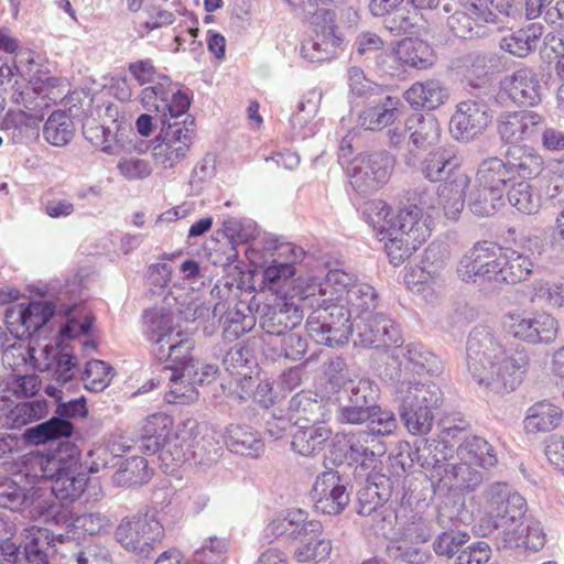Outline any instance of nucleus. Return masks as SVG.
<instances>
[{"label":"nucleus","mask_w":564,"mask_h":564,"mask_svg":"<svg viewBox=\"0 0 564 564\" xmlns=\"http://www.w3.org/2000/svg\"><path fill=\"white\" fill-rule=\"evenodd\" d=\"M480 500V517L475 525L479 536H494L498 549L525 547L536 552L545 545L546 535L540 523L521 529L527 502L509 484L488 485Z\"/></svg>","instance_id":"nucleus-1"},{"label":"nucleus","mask_w":564,"mask_h":564,"mask_svg":"<svg viewBox=\"0 0 564 564\" xmlns=\"http://www.w3.org/2000/svg\"><path fill=\"white\" fill-rule=\"evenodd\" d=\"M466 361L473 380L480 388L506 394L522 383L531 358L527 348L507 349L490 328L476 326L467 338Z\"/></svg>","instance_id":"nucleus-2"},{"label":"nucleus","mask_w":564,"mask_h":564,"mask_svg":"<svg viewBox=\"0 0 564 564\" xmlns=\"http://www.w3.org/2000/svg\"><path fill=\"white\" fill-rule=\"evenodd\" d=\"M391 379L397 383L394 398L404 426L414 435L430 433L434 422V411L443 402L441 388L432 381L411 380L402 369H398Z\"/></svg>","instance_id":"nucleus-3"},{"label":"nucleus","mask_w":564,"mask_h":564,"mask_svg":"<svg viewBox=\"0 0 564 564\" xmlns=\"http://www.w3.org/2000/svg\"><path fill=\"white\" fill-rule=\"evenodd\" d=\"M378 216L382 218L381 235L390 263L400 265L427 239L430 228L419 209L401 208L392 213L383 205Z\"/></svg>","instance_id":"nucleus-4"},{"label":"nucleus","mask_w":564,"mask_h":564,"mask_svg":"<svg viewBox=\"0 0 564 564\" xmlns=\"http://www.w3.org/2000/svg\"><path fill=\"white\" fill-rule=\"evenodd\" d=\"M113 535L124 551L148 558L162 543L165 530L153 514L138 512L123 517Z\"/></svg>","instance_id":"nucleus-5"},{"label":"nucleus","mask_w":564,"mask_h":564,"mask_svg":"<svg viewBox=\"0 0 564 564\" xmlns=\"http://www.w3.org/2000/svg\"><path fill=\"white\" fill-rule=\"evenodd\" d=\"M160 118L159 143L153 147L152 155L156 167L169 170L186 158L195 137V120L186 117L183 122H170L166 115Z\"/></svg>","instance_id":"nucleus-6"},{"label":"nucleus","mask_w":564,"mask_h":564,"mask_svg":"<svg viewBox=\"0 0 564 564\" xmlns=\"http://www.w3.org/2000/svg\"><path fill=\"white\" fill-rule=\"evenodd\" d=\"M315 308L306 319V332L308 336L319 345L329 347L340 346L347 343L352 326L349 322V312L341 304H322L315 300Z\"/></svg>","instance_id":"nucleus-7"},{"label":"nucleus","mask_w":564,"mask_h":564,"mask_svg":"<svg viewBox=\"0 0 564 564\" xmlns=\"http://www.w3.org/2000/svg\"><path fill=\"white\" fill-rule=\"evenodd\" d=\"M88 413L86 399L66 395L57 405L54 415L23 433V438L31 445H42L61 438H68L74 432L72 419L85 417Z\"/></svg>","instance_id":"nucleus-8"},{"label":"nucleus","mask_w":564,"mask_h":564,"mask_svg":"<svg viewBox=\"0 0 564 564\" xmlns=\"http://www.w3.org/2000/svg\"><path fill=\"white\" fill-rule=\"evenodd\" d=\"M142 448L149 454H159V459L169 467L185 459V442L173 431L171 416L156 413L147 419L143 429Z\"/></svg>","instance_id":"nucleus-9"},{"label":"nucleus","mask_w":564,"mask_h":564,"mask_svg":"<svg viewBox=\"0 0 564 564\" xmlns=\"http://www.w3.org/2000/svg\"><path fill=\"white\" fill-rule=\"evenodd\" d=\"M33 359L39 371L48 372L55 380L56 384L45 387V393L54 398L57 405L67 395L63 389L75 376L76 358L72 347L63 343L45 345L40 357Z\"/></svg>","instance_id":"nucleus-10"},{"label":"nucleus","mask_w":564,"mask_h":564,"mask_svg":"<svg viewBox=\"0 0 564 564\" xmlns=\"http://www.w3.org/2000/svg\"><path fill=\"white\" fill-rule=\"evenodd\" d=\"M394 167V158L387 151L361 153L347 167L351 186L361 194H369L384 185Z\"/></svg>","instance_id":"nucleus-11"},{"label":"nucleus","mask_w":564,"mask_h":564,"mask_svg":"<svg viewBox=\"0 0 564 564\" xmlns=\"http://www.w3.org/2000/svg\"><path fill=\"white\" fill-rule=\"evenodd\" d=\"M501 248L491 241H478L460 258L457 274L465 282L488 281L497 283L502 261Z\"/></svg>","instance_id":"nucleus-12"},{"label":"nucleus","mask_w":564,"mask_h":564,"mask_svg":"<svg viewBox=\"0 0 564 564\" xmlns=\"http://www.w3.org/2000/svg\"><path fill=\"white\" fill-rule=\"evenodd\" d=\"M343 394L346 399L336 411L337 422L349 425H361L368 422L379 398L378 386L369 379L361 378L348 383Z\"/></svg>","instance_id":"nucleus-13"},{"label":"nucleus","mask_w":564,"mask_h":564,"mask_svg":"<svg viewBox=\"0 0 564 564\" xmlns=\"http://www.w3.org/2000/svg\"><path fill=\"white\" fill-rule=\"evenodd\" d=\"M505 326L510 336L532 345L551 344L558 332L556 318L545 312L509 314Z\"/></svg>","instance_id":"nucleus-14"},{"label":"nucleus","mask_w":564,"mask_h":564,"mask_svg":"<svg viewBox=\"0 0 564 564\" xmlns=\"http://www.w3.org/2000/svg\"><path fill=\"white\" fill-rule=\"evenodd\" d=\"M454 452V446L442 440H425L415 449L406 445V451L400 452L398 460L404 471L412 468L416 462L429 473L434 486L443 471H446L445 468L449 464L447 462L453 457Z\"/></svg>","instance_id":"nucleus-15"},{"label":"nucleus","mask_w":564,"mask_h":564,"mask_svg":"<svg viewBox=\"0 0 564 564\" xmlns=\"http://www.w3.org/2000/svg\"><path fill=\"white\" fill-rule=\"evenodd\" d=\"M314 34L304 40L301 46L303 58L308 62H323L334 57L341 37L336 33L335 12L322 8L313 18Z\"/></svg>","instance_id":"nucleus-16"},{"label":"nucleus","mask_w":564,"mask_h":564,"mask_svg":"<svg viewBox=\"0 0 564 564\" xmlns=\"http://www.w3.org/2000/svg\"><path fill=\"white\" fill-rule=\"evenodd\" d=\"M355 346L388 348L401 345L400 329L393 321L381 313H372L365 318L351 322Z\"/></svg>","instance_id":"nucleus-17"},{"label":"nucleus","mask_w":564,"mask_h":564,"mask_svg":"<svg viewBox=\"0 0 564 564\" xmlns=\"http://www.w3.org/2000/svg\"><path fill=\"white\" fill-rule=\"evenodd\" d=\"M271 260L263 269V286L280 294L283 285L295 274L294 263L302 260L304 250L290 242H269L265 247Z\"/></svg>","instance_id":"nucleus-18"},{"label":"nucleus","mask_w":564,"mask_h":564,"mask_svg":"<svg viewBox=\"0 0 564 564\" xmlns=\"http://www.w3.org/2000/svg\"><path fill=\"white\" fill-rule=\"evenodd\" d=\"M492 116L486 102L468 99L456 105L449 121V131L458 141H471L489 126Z\"/></svg>","instance_id":"nucleus-19"},{"label":"nucleus","mask_w":564,"mask_h":564,"mask_svg":"<svg viewBox=\"0 0 564 564\" xmlns=\"http://www.w3.org/2000/svg\"><path fill=\"white\" fill-rule=\"evenodd\" d=\"M348 481L337 470L321 474L313 487L315 508L324 514L335 516L344 511L350 501Z\"/></svg>","instance_id":"nucleus-20"},{"label":"nucleus","mask_w":564,"mask_h":564,"mask_svg":"<svg viewBox=\"0 0 564 564\" xmlns=\"http://www.w3.org/2000/svg\"><path fill=\"white\" fill-rule=\"evenodd\" d=\"M55 310L47 301L19 303L7 310L6 323L20 336H32L51 319Z\"/></svg>","instance_id":"nucleus-21"},{"label":"nucleus","mask_w":564,"mask_h":564,"mask_svg":"<svg viewBox=\"0 0 564 564\" xmlns=\"http://www.w3.org/2000/svg\"><path fill=\"white\" fill-rule=\"evenodd\" d=\"M357 484V512L370 516L387 502L392 494V482L386 475L369 471L355 474Z\"/></svg>","instance_id":"nucleus-22"},{"label":"nucleus","mask_w":564,"mask_h":564,"mask_svg":"<svg viewBox=\"0 0 564 564\" xmlns=\"http://www.w3.org/2000/svg\"><path fill=\"white\" fill-rule=\"evenodd\" d=\"M543 121L535 111H505L497 119V131L503 143L513 147L536 135Z\"/></svg>","instance_id":"nucleus-23"},{"label":"nucleus","mask_w":564,"mask_h":564,"mask_svg":"<svg viewBox=\"0 0 564 564\" xmlns=\"http://www.w3.org/2000/svg\"><path fill=\"white\" fill-rule=\"evenodd\" d=\"M357 283L356 278L340 269H333L327 272L321 282H312L306 290L302 300L308 301L313 306L315 300H319L322 304H344L348 290Z\"/></svg>","instance_id":"nucleus-24"},{"label":"nucleus","mask_w":564,"mask_h":564,"mask_svg":"<svg viewBox=\"0 0 564 564\" xmlns=\"http://www.w3.org/2000/svg\"><path fill=\"white\" fill-rule=\"evenodd\" d=\"M302 319L303 313L296 304L279 297L273 305L263 307L260 327L267 335L284 336L300 325Z\"/></svg>","instance_id":"nucleus-25"},{"label":"nucleus","mask_w":564,"mask_h":564,"mask_svg":"<svg viewBox=\"0 0 564 564\" xmlns=\"http://www.w3.org/2000/svg\"><path fill=\"white\" fill-rule=\"evenodd\" d=\"M348 451L346 456L348 459L357 464L355 474L375 471L378 457L387 452L386 445L373 437V434L366 430L351 433L347 436Z\"/></svg>","instance_id":"nucleus-26"},{"label":"nucleus","mask_w":564,"mask_h":564,"mask_svg":"<svg viewBox=\"0 0 564 564\" xmlns=\"http://www.w3.org/2000/svg\"><path fill=\"white\" fill-rule=\"evenodd\" d=\"M502 87L518 106L534 107L542 99L540 75L528 67L519 68L506 77Z\"/></svg>","instance_id":"nucleus-27"},{"label":"nucleus","mask_w":564,"mask_h":564,"mask_svg":"<svg viewBox=\"0 0 564 564\" xmlns=\"http://www.w3.org/2000/svg\"><path fill=\"white\" fill-rule=\"evenodd\" d=\"M322 523L310 520L305 511L301 509L289 510L285 516L273 519L265 528V538L275 540L280 538L300 539L303 533H318Z\"/></svg>","instance_id":"nucleus-28"},{"label":"nucleus","mask_w":564,"mask_h":564,"mask_svg":"<svg viewBox=\"0 0 564 564\" xmlns=\"http://www.w3.org/2000/svg\"><path fill=\"white\" fill-rule=\"evenodd\" d=\"M0 86L7 90L11 89V99L18 105H23L28 110L35 111L37 108L47 107L50 104L46 96L33 98L35 88L30 87L23 76L19 73L15 64L0 65Z\"/></svg>","instance_id":"nucleus-29"},{"label":"nucleus","mask_w":564,"mask_h":564,"mask_svg":"<svg viewBox=\"0 0 564 564\" xmlns=\"http://www.w3.org/2000/svg\"><path fill=\"white\" fill-rule=\"evenodd\" d=\"M289 411L294 425L325 424L330 416L328 403L312 391H301L292 397Z\"/></svg>","instance_id":"nucleus-30"},{"label":"nucleus","mask_w":564,"mask_h":564,"mask_svg":"<svg viewBox=\"0 0 564 564\" xmlns=\"http://www.w3.org/2000/svg\"><path fill=\"white\" fill-rule=\"evenodd\" d=\"M399 99L386 94L373 98L358 115L357 126L378 131L394 122L399 115Z\"/></svg>","instance_id":"nucleus-31"},{"label":"nucleus","mask_w":564,"mask_h":564,"mask_svg":"<svg viewBox=\"0 0 564 564\" xmlns=\"http://www.w3.org/2000/svg\"><path fill=\"white\" fill-rule=\"evenodd\" d=\"M470 177L464 172L452 173L437 189V206L443 208L447 218L455 219L465 206L466 189Z\"/></svg>","instance_id":"nucleus-32"},{"label":"nucleus","mask_w":564,"mask_h":564,"mask_svg":"<svg viewBox=\"0 0 564 564\" xmlns=\"http://www.w3.org/2000/svg\"><path fill=\"white\" fill-rule=\"evenodd\" d=\"M39 464L42 476L56 475L59 470L74 473L76 469H83L80 449L69 441V437L61 441L54 449L42 456Z\"/></svg>","instance_id":"nucleus-33"},{"label":"nucleus","mask_w":564,"mask_h":564,"mask_svg":"<svg viewBox=\"0 0 564 564\" xmlns=\"http://www.w3.org/2000/svg\"><path fill=\"white\" fill-rule=\"evenodd\" d=\"M474 464L460 460L448 464L434 484L435 490H475L482 482V473L473 467Z\"/></svg>","instance_id":"nucleus-34"},{"label":"nucleus","mask_w":564,"mask_h":564,"mask_svg":"<svg viewBox=\"0 0 564 564\" xmlns=\"http://www.w3.org/2000/svg\"><path fill=\"white\" fill-rule=\"evenodd\" d=\"M292 433L293 452L305 457H315L325 447L332 436V430L325 424L295 425Z\"/></svg>","instance_id":"nucleus-35"},{"label":"nucleus","mask_w":564,"mask_h":564,"mask_svg":"<svg viewBox=\"0 0 564 564\" xmlns=\"http://www.w3.org/2000/svg\"><path fill=\"white\" fill-rule=\"evenodd\" d=\"M225 444L231 453L247 457L256 458L264 452V442L260 433L248 425H228Z\"/></svg>","instance_id":"nucleus-36"},{"label":"nucleus","mask_w":564,"mask_h":564,"mask_svg":"<svg viewBox=\"0 0 564 564\" xmlns=\"http://www.w3.org/2000/svg\"><path fill=\"white\" fill-rule=\"evenodd\" d=\"M194 345L195 343L192 336L182 330H177L173 339L169 340V344H165L164 347H160L159 349H154L153 354L159 360L167 364L164 367L166 370L184 371V368L194 360L192 357Z\"/></svg>","instance_id":"nucleus-37"},{"label":"nucleus","mask_w":564,"mask_h":564,"mask_svg":"<svg viewBox=\"0 0 564 564\" xmlns=\"http://www.w3.org/2000/svg\"><path fill=\"white\" fill-rule=\"evenodd\" d=\"M449 98V91L437 79L414 83L404 93V99L414 109L434 110Z\"/></svg>","instance_id":"nucleus-38"},{"label":"nucleus","mask_w":564,"mask_h":564,"mask_svg":"<svg viewBox=\"0 0 564 564\" xmlns=\"http://www.w3.org/2000/svg\"><path fill=\"white\" fill-rule=\"evenodd\" d=\"M476 182L480 187L488 188L491 193L502 194L513 182L507 160L490 156L481 161L477 169Z\"/></svg>","instance_id":"nucleus-39"},{"label":"nucleus","mask_w":564,"mask_h":564,"mask_svg":"<svg viewBox=\"0 0 564 564\" xmlns=\"http://www.w3.org/2000/svg\"><path fill=\"white\" fill-rule=\"evenodd\" d=\"M513 181L517 177L529 180L538 177L544 169L543 158L532 148L513 145L505 155Z\"/></svg>","instance_id":"nucleus-40"},{"label":"nucleus","mask_w":564,"mask_h":564,"mask_svg":"<svg viewBox=\"0 0 564 564\" xmlns=\"http://www.w3.org/2000/svg\"><path fill=\"white\" fill-rule=\"evenodd\" d=\"M55 540L63 542V534L54 535L46 528L32 525L25 529L23 557L26 564H48V554L53 552Z\"/></svg>","instance_id":"nucleus-41"},{"label":"nucleus","mask_w":564,"mask_h":564,"mask_svg":"<svg viewBox=\"0 0 564 564\" xmlns=\"http://www.w3.org/2000/svg\"><path fill=\"white\" fill-rule=\"evenodd\" d=\"M562 421V410L546 401L536 402L525 413L523 427L527 433H546L556 429Z\"/></svg>","instance_id":"nucleus-42"},{"label":"nucleus","mask_w":564,"mask_h":564,"mask_svg":"<svg viewBox=\"0 0 564 564\" xmlns=\"http://www.w3.org/2000/svg\"><path fill=\"white\" fill-rule=\"evenodd\" d=\"M502 261H499L497 283L513 284L531 274L534 262L531 256L516 249H501Z\"/></svg>","instance_id":"nucleus-43"},{"label":"nucleus","mask_w":564,"mask_h":564,"mask_svg":"<svg viewBox=\"0 0 564 564\" xmlns=\"http://www.w3.org/2000/svg\"><path fill=\"white\" fill-rule=\"evenodd\" d=\"M377 304L378 295L373 286L359 281L348 290L347 297L344 301V305L349 312V322H355L372 314Z\"/></svg>","instance_id":"nucleus-44"},{"label":"nucleus","mask_w":564,"mask_h":564,"mask_svg":"<svg viewBox=\"0 0 564 564\" xmlns=\"http://www.w3.org/2000/svg\"><path fill=\"white\" fill-rule=\"evenodd\" d=\"M145 336L154 349L164 347L176 335L171 313L163 310H150L144 313Z\"/></svg>","instance_id":"nucleus-45"},{"label":"nucleus","mask_w":564,"mask_h":564,"mask_svg":"<svg viewBox=\"0 0 564 564\" xmlns=\"http://www.w3.org/2000/svg\"><path fill=\"white\" fill-rule=\"evenodd\" d=\"M544 26L541 23H530L500 41V47L518 57H525L532 52L543 35Z\"/></svg>","instance_id":"nucleus-46"},{"label":"nucleus","mask_w":564,"mask_h":564,"mask_svg":"<svg viewBox=\"0 0 564 564\" xmlns=\"http://www.w3.org/2000/svg\"><path fill=\"white\" fill-rule=\"evenodd\" d=\"M458 163L451 150L438 148L429 152L421 163V173L431 182H438L447 178L452 173L459 172L456 170Z\"/></svg>","instance_id":"nucleus-47"},{"label":"nucleus","mask_w":564,"mask_h":564,"mask_svg":"<svg viewBox=\"0 0 564 564\" xmlns=\"http://www.w3.org/2000/svg\"><path fill=\"white\" fill-rule=\"evenodd\" d=\"M42 477L53 481L52 492L61 500H76L88 482V476L83 469H76L74 473L59 470L56 475Z\"/></svg>","instance_id":"nucleus-48"},{"label":"nucleus","mask_w":564,"mask_h":564,"mask_svg":"<svg viewBox=\"0 0 564 564\" xmlns=\"http://www.w3.org/2000/svg\"><path fill=\"white\" fill-rule=\"evenodd\" d=\"M323 529L318 533H303L301 544L294 550L293 558L297 563H321L327 560L332 553L330 540L322 536Z\"/></svg>","instance_id":"nucleus-49"},{"label":"nucleus","mask_w":564,"mask_h":564,"mask_svg":"<svg viewBox=\"0 0 564 564\" xmlns=\"http://www.w3.org/2000/svg\"><path fill=\"white\" fill-rule=\"evenodd\" d=\"M456 452L460 460L469 462L486 469L495 467L498 463L492 445L478 436L465 438Z\"/></svg>","instance_id":"nucleus-50"},{"label":"nucleus","mask_w":564,"mask_h":564,"mask_svg":"<svg viewBox=\"0 0 564 564\" xmlns=\"http://www.w3.org/2000/svg\"><path fill=\"white\" fill-rule=\"evenodd\" d=\"M410 139L417 148H426L436 144L442 135V128L433 115H419L406 122Z\"/></svg>","instance_id":"nucleus-51"},{"label":"nucleus","mask_w":564,"mask_h":564,"mask_svg":"<svg viewBox=\"0 0 564 564\" xmlns=\"http://www.w3.org/2000/svg\"><path fill=\"white\" fill-rule=\"evenodd\" d=\"M397 54L402 63L417 69H425L433 65V50L423 40L404 39L397 48Z\"/></svg>","instance_id":"nucleus-52"},{"label":"nucleus","mask_w":564,"mask_h":564,"mask_svg":"<svg viewBox=\"0 0 564 564\" xmlns=\"http://www.w3.org/2000/svg\"><path fill=\"white\" fill-rule=\"evenodd\" d=\"M507 198L511 206L525 215L536 214L542 206L540 189L525 181L513 184L507 193Z\"/></svg>","instance_id":"nucleus-53"},{"label":"nucleus","mask_w":564,"mask_h":564,"mask_svg":"<svg viewBox=\"0 0 564 564\" xmlns=\"http://www.w3.org/2000/svg\"><path fill=\"white\" fill-rule=\"evenodd\" d=\"M408 364L405 369L417 375H435L442 370L441 360L425 347L417 343H410L404 347V354Z\"/></svg>","instance_id":"nucleus-54"},{"label":"nucleus","mask_w":564,"mask_h":564,"mask_svg":"<svg viewBox=\"0 0 564 564\" xmlns=\"http://www.w3.org/2000/svg\"><path fill=\"white\" fill-rule=\"evenodd\" d=\"M152 473L148 467V460L141 456H133L121 464L113 474V482L121 487L143 485L151 479Z\"/></svg>","instance_id":"nucleus-55"},{"label":"nucleus","mask_w":564,"mask_h":564,"mask_svg":"<svg viewBox=\"0 0 564 564\" xmlns=\"http://www.w3.org/2000/svg\"><path fill=\"white\" fill-rule=\"evenodd\" d=\"M74 130V123L65 111H54L44 124L43 137L52 145L63 147L70 142Z\"/></svg>","instance_id":"nucleus-56"},{"label":"nucleus","mask_w":564,"mask_h":564,"mask_svg":"<svg viewBox=\"0 0 564 564\" xmlns=\"http://www.w3.org/2000/svg\"><path fill=\"white\" fill-rule=\"evenodd\" d=\"M530 301L534 304L546 305L553 308H564V281H533Z\"/></svg>","instance_id":"nucleus-57"},{"label":"nucleus","mask_w":564,"mask_h":564,"mask_svg":"<svg viewBox=\"0 0 564 564\" xmlns=\"http://www.w3.org/2000/svg\"><path fill=\"white\" fill-rule=\"evenodd\" d=\"M440 246L431 243L425 251L424 267L413 270L412 278H416V283L420 284H436L441 285L443 280L442 265L443 260L447 257L446 249H443L440 260L435 259V251Z\"/></svg>","instance_id":"nucleus-58"},{"label":"nucleus","mask_w":564,"mask_h":564,"mask_svg":"<svg viewBox=\"0 0 564 564\" xmlns=\"http://www.w3.org/2000/svg\"><path fill=\"white\" fill-rule=\"evenodd\" d=\"M495 68L494 55L470 54L465 58L464 76L470 85L480 87L488 82L489 75L495 72Z\"/></svg>","instance_id":"nucleus-59"},{"label":"nucleus","mask_w":564,"mask_h":564,"mask_svg":"<svg viewBox=\"0 0 564 564\" xmlns=\"http://www.w3.org/2000/svg\"><path fill=\"white\" fill-rule=\"evenodd\" d=\"M30 491L11 477H0V507L13 511L21 510L30 500Z\"/></svg>","instance_id":"nucleus-60"},{"label":"nucleus","mask_w":564,"mask_h":564,"mask_svg":"<svg viewBox=\"0 0 564 564\" xmlns=\"http://www.w3.org/2000/svg\"><path fill=\"white\" fill-rule=\"evenodd\" d=\"M170 390L165 395L169 403H191L197 400L198 391L193 380L183 377V370L170 371Z\"/></svg>","instance_id":"nucleus-61"},{"label":"nucleus","mask_w":564,"mask_h":564,"mask_svg":"<svg viewBox=\"0 0 564 564\" xmlns=\"http://www.w3.org/2000/svg\"><path fill=\"white\" fill-rule=\"evenodd\" d=\"M48 414V403L44 399L21 402L9 414L13 427H21L31 422L39 421Z\"/></svg>","instance_id":"nucleus-62"},{"label":"nucleus","mask_w":564,"mask_h":564,"mask_svg":"<svg viewBox=\"0 0 564 564\" xmlns=\"http://www.w3.org/2000/svg\"><path fill=\"white\" fill-rule=\"evenodd\" d=\"M113 377V369L102 360H90L86 364L83 381L85 388L99 392L108 387Z\"/></svg>","instance_id":"nucleus-63"},{"label":"nucleus","mask_w":564,"mask_h":564,"mask_svg":"<svg viewBox=\"0 0 564 564\" xmlns=\"http://www.w3.org/2000/svg\"><path fill=\"white\" fill-rule=\"evenodd\" d=\"M505 205L502 194L491 193L488 188L478 186L469 195V208L478 216L494 215L500 207Z\"/></svg>","instance_id":"nucleus-64"}]
</instances>
